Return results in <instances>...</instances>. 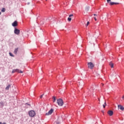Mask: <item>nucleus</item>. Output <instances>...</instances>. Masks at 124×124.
Listing matches in <instances>:
<instances>
[{
    "instance_id": "nucleus-1",
    "label": "nucleus",
    "mask_w": 124,
    "mask_h": 124,
    "mask_svg": "<svg viewBox=\"0 0 124 124\" xmlns=\"http://www.w3.org/2000/svg\"><path fill=\"white\" fill-rule=\"evenodd\" d=\"M87 65H88V68L90 69H93V67H94V65L92 62H88L87 63Z\"/></svg>"
},
{
    "instance_id": "nucleus-2",
    "label": "nucleus",
    "mask_w": 124,
    "mask_h": 124,
    "mask_svg": "<svg viewBox=\"0 0 124 124\" xmlns=\"http://www.w3.org/2000/svg\"><path fill=\"white\" fill-rule=\"evenodd\" d=\"M57 103L59 106H62L64 104V103L62 100V99H58L57 100Z\"/></svg>"
},
{
    "instance_id": "nucleus-3",
    "label": "nucleus",
    "mask_w": 124,
    "mask_h": 124,
    "mask_svg": "<svg viewBox=\"0 0 124 124\" xmlns=\"http://www.w3.org/2000/svg\"><path fill=\"white\" fill-rule=\"evenodd\" d=\"M29 116L31 117H33L36 115L34 110H30L29 112Z\"/></svg>"
},
{
    "instance_id": "nucleus-4",
    "label": "nucleus",
    "mask_w": 124,
    "mask_h": 124,
    "mask_svg": "<svg viewBox=\"0 0 124 124\" xmlns=\"http://www.w3.org/2000/svg\"><path fill=\"white\" fill-rule=\"evenodd\" d=\"M23 73V71L21 70H20L18 69H13L12 71V73Z\"/></svg>"
},
{
    "instance_id": "nucleus-5",
    "label": "nucleus",
    "mask_w": 124,
    "mask_h": 124,
    "mask_svg": "<svg viewBox=\"0 0 124 124\" xmlns=\"http://www.w3.org/2000/svg\"><path fill=\"white\" fill-rule=\"evenodd\" d=\"M54 111V109H53V108H51V109H50L48 111V112H47L46 115V116H49L50 115H51V114L53 113V112Z\"/></svg>"
},
{
    "instance_id": "nucleus-6",
    "label": "nucleus",
    "mask_w": 124,
    "mask_h": 124,
    "mask_svg": "<svg viewBox=\"0 0 124 124\" xmlns=\"http://www.w3.org/2000/svg\"><path fill=\"white\" fill-rule=\"evenodd\" d=\"M14 33L16 35H19L20 33V30L16 28L15 29Z\"/></svg>"
},
{
    "instance_id": "nucleus-7",
    "label": "nucleus",
    "mask_w": 124,
    "mask_h": 124,
    "mask_svg": "<svg viewBox=\"0 0 124 124\" xmlns=\"http://www.w3.org/2000/svg\"><path fill=\"white\" fill-rule=\"evenodd\" d=\"M107 113L109 116H111L113 115V110H108Z\"/></svg>"
},
{
    "instance_id": "nucleus-8",
    "label": "nucleus",
    "mask_w": 124,
    "mask_h": 124,
    "mask_svg": "<svg viewBox=\"0 0 124 124\" xmlns=\"http://www.w3.org/2000/svg\"><path fill=\"white\" fill-rule=\"evenodd\" d=\"M109 4L110 5V6H113L114 5H118V4H119V2H110L109 3Z\"/></svg>"
},
{
    "instance_id": "nucleus-9",
    "label": "nucleus",
    "mask_w": 124,
    "mask_h": 124,
    "mask_svg": "<svg viewBox=\"0 0 124 124\" xmlns=\"http://www.w3.org/2000/svg\"><path fill=\"white\" fill-rule=\"evenodd\" d=\"M18 25V23H17V21L16 20L13 23H12V26L14 27H16V26H17Z\"/></svg>"
},
{
    "instance_id": "nucleus-10",
    "label": "nucleus",
    "mask_w": 124,
    "mask_h": 124,
    "mask_svg": "<svg viewBox=\"0 0 124 124\" xmlns=\"http://www.w3.org/2000/svg\"><path fill=\"white\" fill-rule=\"evenodd\" d=\"M118 108L122 111L124 110V107H123V106H121V105H118Z\"/></svg>"
},
{
    "instance_id": "nucleus-11",
    "label": "nucleus",
    "mask_w": 124,
    "mask_h": 124,
    "mask_svg": "<svg viewBox=\"0 0 124 124\" xmlns=\"http://www.w3.org/2000/svg\"><path fill=\"white\" fill-rule=\"evenodd\" d=\"M73 16V14H71L69 15V17H68V21H71L72 20L71 17Z\"/></svg>"
},
{
    "instance_id": "nucleus-12",
    "label": "nucleus",
    "mask_w": 124,
    "mask_h": 124,
    "mask_svg": "<svg viewBox=\"0 0 124 124\" xmlns=\"http://www.w3.org/2000/svg\"><path fill=\"white\" fill-rule=\"evenodd\" d=\"M11 85L10 84H8L5 88L6 90H9V88L11 87Z\"/></svg>"
},
{
    "instance_id": "nucleus-13",
    "label": "nucleus",
    "mask_w": 124,
    "mask_h": 124,
    "mask_svg": "<svg viewBox=\"0 0 124 124\" xmlns=\"http://www.w3.org/2000/svg\"><path fill=\"white\" fill-rule=\"evenodd\" d=\"M18 47H17V48H16L15 49L14 53H15V54H17V52H18Z\"/></svg>"
},
{
    "instance_id": "nucleus-14",
    "label": "nucleus",
    "mask_w": 124,
    "mask_h": 124,
    "mask_svg": "<svg viewBox=\"0 0 124 124\" xmlns=\"http://www.w3.org/2000/svg\"><path fill=\"white\" fill-rule=\"evenodd\" d=\"M90 10V7L89 6H86V7H85V11H86V12H88Z\"/></svg>"
},
{
    "instance_id": "nucleus-15",
    "label": "nucleus",
    "mask_w": 124,
    "mask_h": 124,
    "mask_svg": "<svg viewBox=\"0 0 124 124\" xmlns=\"http://www.w3.org/2000/svg\"><path fill=\"white\" fill-rule=\"evenodd\" d=\"M109 65H110L111 68H113L114 64L112 62H110Z\"/></svg>"
},
{
    "instance_id": "nucleus-16",
    "label": "nucleus",
    "mask_w": 124,
    "mask_h": 124,
    "mask_svg": "<svg viewBox=\"0 0 124 124\" xmlns=\"http://www.w3.org/2000/svg\"><path fill=\"white\" fill-rule=\"evenodd\" d=\"M93 90V87L91 86V87L90 88V92H92Z\"/></svg>"
},
{
    "instance_id": "nucleus-17",
    "label": "nucleus",
    "mask_w": 124,
    "mask_h": 124,
    "mask_svg": "<svg viewBox=\"0 0 124 124\" xmlns=\"http://www.w3.org/2000/svg\"><path fill=\"white\" fill-rule=\"evenodd\" d=\"M53 102H55L56 100V99L55 98V96H53Z\"/></svg>"
},
{
    "instance_id": "nucleus-18",
    "label": "nucleus",
    "mask_w": 124,
    "mask_h": 124,
    "mask_svg": "<svg viewBox=\"0 0 124 124\" xmlns=\"http://www.w3.org/2000/svg\"><path fill=\"white\" fill-rule=\"evenodd\" d=\"M106 105H107L106 102H105L104 104L103 105V107H104V108H105Z\"/></svg>"
},
{
    "instance_id": "nucleus-19",
    "label": "nucleus",
    "mask_w": 124,
    "mask_h": 124,
    "mask_svg": "<svg viewBox=\"0 0 124 124\" xmlns=\"http://www.w3.org/2000/svg\"><path fill=\"white\" fill-rule=\"evenodd\" d=\"M1 12L4 13L5 12V8H3L2 10H1Z\"/></svg>"
},
{
    "instance_id": "nucleus-20",
    "label": "nucleus",
    "mask_w": 124,
    "mask_h": 124,
    "mask_svg": "<svg viewBox=\"0 0 124 124\" xmlns=\"http://www.w3.org/2000/svg\"><path fill=\"white\" fill-rule=\"evenodd\" d=\"M9 54H10V56H11V57H14L13 54L11 52H10V53H9Z\"/></svg>"
},
{
    "instance_id": "nucleus-21",
    "label": "nucleus",
    "mask_w": 124,
    "mask_h": 124,
    "mask_svg": "<svg viewBox=\"0 0 124 124\" xmlns=\"http://www.w3.org/2000/svg\"><path fill=\"white\" fill-rule=\"evenodd\" d=\"M90 24V22L88 21L87 23L86 24V26H88Z\"/></svg>"
},
{
    "instance_id": "nucleus-22",
    "label": "nucleus",
    "mask_w": 124,
    "mask_h": 124,
    "mask_svg": "<svg viewBox=\"0 0 124 124\" xmlns=\"http://www.w3.org/2000/svg\"><path fill=\"white\" fill-rule=\"evenodd\" d=\"M44 95V93L42 94L41 95H40V98H42Z\"/></svg>"
},
{
    "instance_id": "nucleus-23",
    "label": "nucleus",
    "mask_w": 124,
    "mask_h": 124,
    "mask_svg": "<svg viewBox=\"0 0 124 124\" xmlns=\"http://www.w3.org/2000/svg\"><path fill=\"white\" fill-rule=\"evenodd\" d=\"M0 104L1 105H3V102H0Z\"/></svg>"
},
{
    "instance_id": "nucleus-24",
    "label": "nucleus",
    "mask_w": 124,
    "mask_h": 124,
    "mask_svg": "<svg viewBox=\"0 0 124 124\" xmlns=\"http://www.w3.org/2000/svg\"><path fill=\"white\" fill-rule=\"evenodd\" d=\"M111 1V0H107V3H109V2Z\"/></svg>"
},
{
    "instance_id": "nucleus-25",
    "label": "nucleus",
    "mask_w": 124,
    "mask_h": 124,
    "mask_svg": "<svg viewBox=\"0 0 124 124\" xmlns=\"http://www.w3.org/2000/svg\"><path fill=\"white\" fill-rule=\"evenodd\" d=\"M0 124H6L5 122H3V123H2V122H0Z\"/></svg>"
},
{
    "instance_id": "nucleus-26",
    "label": "nucleus",
    "mask_w": 124,
    "mask_h": 124,
    "mask_svg": "<svg viewBox=\"0 0 124 124\" xmlns=\"http://www.w3.org/2000/svg\"><path fill=\"white\" fill-rule=\"evenodd\" d=\"M94 19H95V21H97V19H96V17H94Z\"/></svg>"
},
{
    "instance_id": "nucleus-27",
    "label": "nucleus",
    "mask_w": 124,
    "mask_h": 124,
    "mask_svg": "<svg viewBox=\"0 0 124 124\" xmlns=\"http://www.w3.org/2000/svg\"><path fill=\"white\" fill-rule=\"evenodd\" d=\"M93 16H97V15L95 14H93Z\"/></svg>"
},
{
    "instance_id": "nucleus-28",
    "label": "nucleus",
    "mask_w": 124,
    "mask_h": 124,
    "mask_svg": "<svg viewBox=\"0 0 124 124\" xmlns=\"http://www.w3.org/2000/svg\"><path fill=\"white\" fill-rule=\"evenodd\" d=\"M122 99L124 100V95H123Z\"/></svg>"
},
{
    "instance_id": "nucleus-29",
    "label": "nucleus",
    "mask_w": 124,
    "mask_h": 124,
    "mask_svg": "<svg viewBox=\"0 0 124 124\" xmlns=\"http://www.w3.org/2000/svg\"><path fill=\"white\" fill-rule=\"evenodd\" d=\"M26 105H28L29 106H31V105H30V104H26Z\"/></svg>"
},
{
    "instance_id": "nucleus-30",
    "label": "nucleus",
    "mask_w": 124,
    "mask_h": 124,
    "mask_svg": "<svg viewBox=\"0 0 124 124\" xmlns=\"http://www.w3.org/2000/svg\"><path fill=\"white\" fill-rule=\"evenodd\" d=\"M60 123L59 122L58 123H57V124H60Z\"/></svg>"
},
{
    "instance_id": "nucleus-31",
    "label": "nucleus",
    "mask_w": 124,
    "mask_h": 124,
    "mask_svg": "<svg viewBox=\"0 0 124 124\" xmlns=\"http://www.w3.org/2000/svg\"><path fill=\"white\" fill-rule=\"evenodd\" d=\"M1 12H0V16L1 15Z\"/></svg>"
}]
</instances>
